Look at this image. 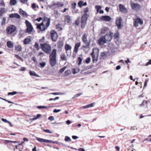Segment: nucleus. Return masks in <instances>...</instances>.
I'll list each match as a JSON object with an SVG mask.
<instances>
[{"label": "nucleus", "mask_w": 151, "mask_h": 151, "mask_svg": "<svg viewBox=\"0 0 151 151\" xmlns=\"http://www.w3.org/2000/svg\"><path fill=\"white\" fill-rule=\"evenodd\" d=\"M50 94H52L54 95H63L64 94L63 93H61L60 92H55V93H50Z\"/></svg>", "instance_id": "41"}, {"label": "nucleus", "mask_w": 151, "mask_h": 151, "mask_svg": "<svg viewBox=\"0 0 151 151\" xmlns=\"http://www.w3.org/2000/svg\"><path fill=\"white\" fill-rule=\"evenodd\" d=\"M5 142H6L7 143H16L19 142L16 141H12L8 140H5Z\"/></svg>", "instance_id": "46"}, {"label": "nucleus", "mask_w": 151, "mask_h": 151, "mask_svg": "<svg viewBox=\"0 0 151 151\" xmlns=\"http://www.w3.org/2000/svg\"><path fill=\"white\" fill-rule=\"evenodd\" d=\"M81 43L79 42L76 44L74 50V52L77 53L78 51L79 47L80 46Z\"/></svg>", "instance_id": "20"}, {"label": "nucleus", "mask_w": 151, "mask_h": 151, "mask_svg": "<svg viewBox=\"0 0 151 151\" xmlns=\"http://www.w3.org/2000/svg\"><path fill=\"white\" fill-rule=\"evenodd\" d=\"M9 17L10 18H16L17 19H20L21 17L17 13H14L10 14L9 15Z\"/></svg>", "instance_id": "19"}, {"label": "nucleus", "mask_w": 151, "mask_h": 151, "mask_svg": "<svg viewBox=\"0 0 151 151\" xmlns=\"http://www.w3.org/2000/svg\"><path fill=\"white\" fill-rule=\"evenodd\" d=\"M50 23V19L47 17H45L42 23L37 25V27L41 31H44L49 26Z\"/></svg>", "instance_id": "1"}, {"label": "nucleus", "mask_w": 151, "mask_h": 151, "mask_svg": "<svg viewBox=\"0 0 151 151\" xmlns=\"http://www.w3.org/2000/svg\"><path fill=\"white\" fill-rule=\"evenodd\" d=\"M91 55L92 57L93 61L94 62H96L98 60L99 55L98 49L96 48H93Z\"/></svg>", "instance_id": "5"}, {"label": "nucleus", "mask_w": 151, "mask_h": 151, "mask_svg": "<svg viewBox=\"0 0 151 151\" xmlns=\"http://www.w3.org/2000/svg\"><path fill=\"white\" fill-rule=\"evenodd\" d=\"M51 36L53 41L55 42L57 40L58 37V35L55 31L53 30L51 31Z\"/></svg>", "instance_id": "11"}, {"label": "nucleus", "mask_w": 151, "mask_h": 151, "mask_svg": "<svg viewBox=\"0 0 151 151\" xmlns=\"http://www.w3.org/2000/svg\"><path fill=\"white\" fill-rule=\"evenodd\" d=\"M40 46L42 50L47 54H49L51 51L52 47L48 44H41L40 45Z\"/></svg>", "instance_id": "3"}, {"label": "nucleus", "mask_w": 151, "mask_h": 151, "mask_svg": "<svg viewBox=\"0 0 151 151\" xmlns=\"http://www.w3.org/2000/svg\"><path fill=\"white\" fill-rule=\"evenodd\" d=\"M82 60V58L81 57H79L78 58L77 62L78 63V65H80L81 64Z\"/></svg>", "instance_id": "37"}, {"label": "nucleus", "mask_w": 151, "mask_h": 151, "mask_svg": "<svg viewBox=\"0 0 151 151\" xmlns=\"http://www.w3.org/2000/svg\"><path fill=\"white\" fill-rule=\"evenodd\" d=\"M119 10L122 12L124 13H127V9L125 7L122 5V4H120L119 5Z\"/></svg>", "instance_id": "18"}, {"label": "nucleus", "mask_w": 151, "mask_h": 151, "mask_svg": "<svg viewBox=\"0 0 151 151\" xmlns=\"http://www.w3.org/2000/svg\"><path fill=\"white\" fill-rule=\"evenodd\" d=\"M78 10H75L73 9V14H76L78 12Z\"/></svg>", "instance_id": "63"}, {"label": "nucleus", "mask_w": 151, "mask_h": 151, "mask_svg": "<svg viewBox=\"0 0 151 151\" xmlns=\"http://www.w3.org/2000/svg\"><path fill=\"white\" fill-rule=\"evenodd\" d=\"M7 45L9 48H12L13 47V44L11 41H8L7 42Z\"/></svg>", "instance_id": "27"}, {"label": "nucleus", "mask_w": 151, "mask_h": 151, "mask_svg": "<svg viewBox=\"0 0 151 151\" xmlns=\"http://www.w3.org/2000/svg\"><path fill=\"white\" fill-rule=\"evenodd\" d=\"M17 3L16 0H10V4L11 5H14L17 4Z\"/></svg>", "instance_id": "32"}, {"label": "nucleus", "mask_w": 151, "mask_h": 151, "mask_svg": "<svg viewBox=\"0 0 151 151\" xmlns=\"http://www.w3.org/2000/svg\"><path fill=\"white\" fill-rule=\"evenodd\" d=\"M90 61L91 58H90L89 57L86 59L85 62L86 63L88 64L90 62Z\"/></svg>", "instance_id": "48"}, {"label": "nucleus", "mask_w": 151, "mask_h": 151, "mask_svg": "<svg viewBox=\"0 0 151 151\" xmlns=\"http://www.w3.org/2000/svg\"><path fill=\"white\" fill-rule=\"evenodd\" d=\"M150 65H151V60H150L149 61L146 63V66H147Z\"/></svg>", "instance_id": "60"}, {"label": "nucleus", "mask_w": 151, "mask_h": 151, "mask_svg": "<svg viewBox=\"0 0 151 151\" xmlns=\"http://www.w3.org/2000/svg\"><path fill=\"white\" fill-rule=\"evenodd\" d=\"M143 24L142 20L140 18H137L134 22V25L136 27L138 26L139 25H142Z\"/></svg>", "instance_id": "13"}, {"label": "nucleus", "mask_w": 151, "mask_h": 151, "mask_svg": "<svg viewBox=\"0 0 151 151\" xmlns=\"http://www.w3.org/2000/svg\"><path fill=\"white\" fill-rule=\"evenodd\" d=\"M31 41V39L29 37H27L24 39V45L29 44Z\"/></svg>", "instance_id": "22"}, {"label": "nucleus", "mask_w": 151, "mask_h": 151, "mask_svg": "<svg viewBox=\"0 0 151 151\" xmlns=\"http://www.w3.org/2000/svg\"><path fill=\"white\" fill-rule=\"evenodd\" d=\"M80 71V70L78 68L72 69V72L73 74H75L78 73Z\"/></svg>", "instance_id": "26"}, {"label": "nucleus", "mask_w": 151, "mask_h": 151, "mask_svg": "<svg viewBox=\"0 0 151 151\" xmlns=\"http://www.w3.org/2000/svg\"><path fill=\"white\" fill-rule=\"evenodd\" d=\"M48 119L50 120V121H53L54 120V118L53 116H50L48 117Z\"/></svg>", "instance_id": "61"}, {"label": "nucleus", "mask_w": 151, "mask_h": 151, "mask_svg": "<svg viewBox=\"0 0 151 151\" xmlns=\"http://www.w3.org/2000/svg\"><path fill=\"white\" fill-rule=\"evenodd\" d=\"M131 5L132 8L137 11L139 10L140 9V6L138 4L132 3Z\"/></svg>", "instance_id": "15"}, {"label": "nucleus", "mask_w": 151, "mask_h": 151, "mask_svg": "<svg viewBox=\"0 0 151 151\" xmlns=\"http://www.w3.org/2000/svg\"><path fill=\"white\" fill-rule=\"evenodd\" d=\"M28 0H20V2L23 4L27 2Z\"/></svg>", "instance_id": "57"}, {"label": "nucleus", "mask_w": 151, "mask_h": 151, "mask_svg": "<svg viewBox=\"0 0 151 151\" xmlns=\"http://www.w3.org/2000/svg\"><path fill=\"white\" fill-rule=\"evenodd\" d=\"M37 108L39 109H42L43 108H44V109H47V107L46 106H37Z\"/></svg>", "instance_id": "49"}, {"label": "nucleus", "mask_w": 151, "mask_h": 151, "mask_svg": "<svg viewBox=\"0 0 151 151\" xmlns=\"http://www.w3.org/2000/svg\"><path fill=\"white\" fill-rule=\"evenodd\" d=\"M87 35L86 34H84L82 36V39L83 43L85 45L83 46V47L85 48H87L89 46L90 42L87 40Z\"/></svg>", "instance_id": "6"}, {"label": "nucleus", "mask_w": 151, "mask_h": 151, "mask_svg": "<svg viewBox=\"0 0 151 151\" xmlns=\"http://www.w3.org/2000/svg\"><path fill=\"white\" fill-rule=\"evenodd\" d=\"M61 59L63 60H66V57L64 55H62L61 56Z\"/></svg>", "instance_id": "53"}, {"label": "nucleus", "mask_w": 151, "mask_h": 151, "mask_svg": "<svg viewBox=\"0 0 151 151\" xmlns=\"http://www.w3.org/2000/svg\"><path fill=\"white\" fill-rule=\"evenodd\" d=\"M76 4L75 3H74L72 4V8L73 9H75L76 8Z\"/></svg>", "instance_id": "55"}, {"label": "nucleus", "mask_w": 151, "mask_h": 151, "mask_svg": "<svg viewBox=\"0 0 151 151\" xmlns=\"http://www.w3.org/2000/svg\"><path fill=\"white\" fill-rule=\"evenodd\" d=\"M56 52L57 50L53 49L50 54V63L52 66H54L56 63Z\"/></svg>", "instance_id": "2"}, {"label": "nucleus", "mask_w": 151, "mask_h": 151, "mask_svg": "<svg viewBox=\"0 0 151 151\" xmlns=\"http://www.w3.org/2000/svg\"><path fill=\"white\" fill-rule=\"evenodd\" d=\"M25 23L27 27L26 32L29 33H31L33 29L32 24L27 20L25 21Z\"/></svg>", "instance_id": "9"}, {"label": "nucleus", "mask_w": 151, "mask_h": 151, "mask_svg": "<svg viewBox=\"0 0 151 151\" xmlns=\"http://www.w3.org/2000/svg\"><path fill=\"white\" fill-rule=\"evenodd\" d=\"M66 68H67L66 66H64L62 68H61L60 70H59V73H62L65 71V70L66 69Z\"/></svg>", "instance_id": "36"}, {"label": "nucleus", "mask_w": 151, "mask_h": 151, "mask_svg": "<svg viewBox=\"0 0 151 151\" xmlns=\"http://www.w3.org/2000/svg\"><path fill=\"white\" fill-rule=\"evenodd\" d=\"M131 129L132 130H134L135 129H137V128L135 126H132L131 127Z\"/></svg>", "instance_id": "62"}, {"label": "nucleus", "mask_w": 151, "mask_h": 151, "mask_svg": "<svg viewBox=\"0 0 151 151\" xmlns=\"http://www.w3.org/2000/svg\"><path fill=\"white\" fill-rule=\"evenodd\" d=\"M89 9L88 8H86L84 10V14H86L87 15H88L87 14V13L88 12Z\"/></svg>", "instance_id": "42"}, {"label": "nucleus", "mask_w": 151, "mask_h": 151, "mask_svg": "<svg viewBox=\"0 0 151 151\" xmlns=\"http://www.w3.org/2000/svg\"><path fill=\"white\" fill-rule=\"evenodd\" d=\"M32 60L35 63H37L36 59L35 57H34L32 58Z\"/></svg>", "instance_id": "64"}, {"label": "nucleus", "mask_w": 151, "mask_h": 151, "mask_svg": "<svg viewBox=\"0 0 151 151\" xmlns=\"http://www.w3.org/2000/svg\"><path fill=\"white\" fill-rule=\"evenodd\" d=\"M106 42L104 36H101L98 40V44L100 45H103L105 43H106Z\"/></svg>", "instance_id": "16"}, {"label": "nucleus", "mask_w": 151, "mask_h": 151, "mask_svg": "<svg viewBox=\"0 0 151 151\" xmlns=\"http://www.w3.org/2000/svg\"><path fill=\"white\" fill-rule=\"evenodd\" d=\"M119 36V33L118 31H117L115 33L114 35V37L115 38H117Z\"/></svg>", "instance_id": "38"}, {"label": "nucleus", "mask_w": 151, "mask_h": 151, "mask_svg": "<svg viewBox=\"0 0 151 151\" xmlns=\"http://www.w3.org/2000/svg\"><path fill=\"white\" fill-rule=\"evenodd\" d=\"M6 18L5 17H4L2 19V21L1 22V25H4L6 22Z\"/></svg>", "instance_id": "34"}, {"label": "nucleus", "mask_w": 151, "mask_h": 151, "mask_svg": "<svg viewBox=\"0 0 151 151\" xmlns=\"http://www.w3.org/2000/svg\"><path fill=\"white\" fill-rule=\"evenodd\" d=\"M93 103H91L88 105L84 106L82 107L83 109L88 108L93 106Z\"/></svg>", "instance_id": "30"}, {"label": "nucleus", "mask_w": 151, "mask_h": 151, "mask_svg": "<svg viewBox=\"0 0 151 151\" xmlns=\"http://www.w3.org/2000/svg\"><path fill=\"white\" fill-rule=\"evenodd\" d=\"M89 15H87L86 14H83L81 17V28L83 29L86 26V21Z\"/></svg>", "instance_id": "7"}, {"label": "nucleus", "mask_w": 151, "mask_h": 151, "mask_svg": "<svg viewBox=\"0 0 151 151\" xmlns=\"http://www.w3.org/2000/svg\"><path fill=\"white\" fill-rule=\"evenodd\" d=\"M40 65L42 67H43L45 66L46 65V63L45 62H42L40 63Z\"/></svg>", "instance_id": "54"}, {"label": "nucleus", "mask_w": 151, "mask_h": 151, "mask_svg": "<svg viewBox=\"0 0 151 151\" xmlns=\"http://www.w3.org/2000/svg\"><path fill=\"white\" fill-rule=\"evenodd\" d=\"M41 115L40 114H38L37 115L36 117H35L32 118L30 119L29 120H27L26 121L27 122H32L33 121H35V120H36L37 119L39 118L40 116Z\"/></svg>", "instance_id": "21"}, {"label": "nucleus", "mask_w": 151, "mask_h": 151, "mask_svg": "<svg viewBox=\"0 0 151 151\" xmlns=\"http://www.w3.org/2000/svg\"><path fill=\"white\" fill-rule=\"evenodd\" d=\"M79 22H80V17H78V18L77 20H76L75 22V24L77 25H78L79 23Z\"/></svg>", "instance_id": "44"}, {"label": "nucleus", "mask_w": 151, "mask_h": 151, "mask_svg": "<svg viewBox=\"0 0 151 151\" xmlns=\"http://www.w3.org/2000/svg\"><path fill=\"white\" fill-rule=\"evenodd\" d=\"M107 49L108 52L109 54H111L116 52L117 48L114 44L110 43L108 45Z\"/></svg>", "instance_id": "8"}, {"label": "nucleus", "mask_w": 151, "mask_h": 151, "mask_svg": "<svg viewBox=\"0 0 151 151\" xmlns=\"http://www.w3.org/2000/svg\"><path fill=\"white\" fill-rule=\"evenodd\" d=\"M15 57L20 60H22V58L18 55H15Z\"/></svg>", "instance_id": "51"}, {"label": "nucleus", "mask_w": 151, "mask_h": 151, "mask_svg": "<svg viewBox=\"0 0 151 151\" xmlns=\"http://www.w3.org/2000/svg\"><path fill=\"white\" fill-rule=\"evenodd\" d=\"M16 30V27L13 25H11L8 26L6 29L7 33L13 36L16 34V33H14Z\"/></svg>", "instance_id": "4"}, {"label": "nucleus", "mask_w": 151, "mask_h": 151, "mask_svg": "<svg viewBox=\"0 0 151 151\" xmlns=\"http://www.w3.org/2000/svg\"><path fill=\"white\" fill-rule=\"evenodd\" d=\"M65 141L67 142H70L71 139L70 137L68 136H66L65 137Z\"/></svg>", "instance_id": "35"}, {"label": "nucleus", "mask_w": 151, "mask_h": 151, "mask_svg": "<svg viewBox=\"0 0 151 151\" xmlns=\"http://www.w3.org/2000/svg\"><path fill=\"white\" fill-rule=\"evenodd\" d=\"M122 19L121 17H117L116 21V24L117 26L119 29H120L121 25Z\"/></svg>", "instance_id": "17"}, {"label": "nucleus", "mask_w": 151, "mask_h": 151, "mask_svg": "<svg viewBox=\"0 0 151 151\" xmlns=\"http://www.w3.org/2000/svg\"><path fill=\"white\" fill-rule=\"evenodd\" d=\"M70 70H67L65 71V73L66 75H68L70 74Z\"/></svg>", "instance_id": "50"}, {"label": "nucleus", "mask_w": 151, "mask_h": 151, "mask_svg": "<svg viewBox=\"0 0 151 151\" xmlns=\"http://www.w3.org/2000/svg\"><path fill=\"white\" fill-rule=\"evenodd\" d=\"M17 93V92L16 91H14L12 92H9L8 93V94L9 95H14Z\"/></svg>", "instance_id": "47"}, {"label": "nucleus", "mask_w": 151, "mask_h": 151, "mask_svg": "<svg viewBox=\"0 0 151 151\" xmlns=\"http://www.w3.org/2000/svg\"><path fill=\"white\" fill-rule=\"evenodd\" d=\"M96 8V9L97 12H99V11L101 9V6H95Z\"/></svg>", "instance_id": "45"}, {"label": "nucleus", "mask_w": 151, "mask_h": 151, "mask_svg": "<svg viewBox=\"0 0 151 151\" xmlns=\"http://www.w3.org/2000/svg\"><path fill=\"white\" fill-rule=\"evenodd\" d=\"M26 68H25L22 67L19 70L21 71H24L26 70Z\"/></svg>", "instance_id": "59"}, {"label": "nucleus", "mask_w": 151, "mask_h": 151, "mask_svg": "<svg viewBox=\"0 0 151 151\" xmlns=\"http://www.w3.org/2000/svg\"><path fill=\"white\" fill-rule=\"evenodd\" d=\"M113 33L109 32V34H106L105 36H104L106 41H110L111 40L113 36Z\"/></svg>", "instance_id": "12"}, {"label": "nucleus", "mask_w": 151, "mask_h": 151, "mask_svg": "<svg viewBox=\"0 0 151 151\" xmlns=\"http://www.w3.org/2000/svg\"><path fill=\"white\" fill-rule=\"evenodd\" d=\"M15 48L16 50L17 51L21 52L22 50V47L20 45H16Z\"/></svg>", "instance_id": "28"}, {"label": "nucleus", "mask_w": 151, "mask_h": 151, "mask_svg": "<svg viewBox=\"0 0 151 151\" xmlns=\"http://www.w3.org/2000/svg\"><path fill=\"white\" fill-rule=\"evenodd\" d=\"M34 47L37 50H38L40 49L39 44L37 42H35L34 45Z\"/></svg>", "instance_id": "43"}, {"label": "nucleus", "mask_w": 151, "mask_h": 151, "mask_svg": "<svg viewBox=\"0 0 151 151\" xmlns=\"http://www.w3.org/2000/svg\"><path fill=\"white\" fill-rule=\"evenodd\" d=\"M83 1H81L78 2V4L79 7H81L83 6Z\"/></svg>", "instance_id": "39"}, {"label": "nucleus", "mask_w": 151, "mask_h": 151, "mask_svg": "<svg viewBox=\"0 0 151 151\" xmlns=\"http://www.w3.org/2000/svg\"><path fill=\"white\" fill-rule=\"evenodd\" d=\"M45 132L47 133H52V132H51L49 129H44L43 130Z\"/></svg>", "instance_id": "52"}, {"label": "nucleus", "mask_w": 151, "mask_h": 151, "mask_svg": "<svg viewBox=\"0 0 151 151\" xmlns=\"http://www.w3.org/2000/svg\"><path fill=\"white\" fill-rule=\"evenodd\" d=\"M82 93H77L73 97V98H75L77 97H78V96H80L81 95H82Z\"/></svg>", "instance_id": "56"}, {"label": "nucleus", "mask_w": 151, "mask_h": 151, "mask_svg": "<svg viewBox=\"0 0 151 151\" xmlns=\"http://www.w3.org/2000/svg\"><path fill=\"white\" fill-rule=\"evenodd\" d=\"M36 139L38 141L41 142H46V139L38 137H37Z\"/></svg>", "instance_id": "31"}, {"label": "nucleus", "mask_w": 151, "mask_h": 151, "mask_svg": "<svg viewBox=\"0 0 151 151\" xmlns=\"http://www.w3.org/2000/svg\"><path fill=\"white\" fill-rule=\"evenodd\" d=\"M70 21V16L68 15H65V17L64 21L65 22L69 23Z\"/></svg>", "instance_id": "23"}, {"label": "nucleus", "mask_w": 151, "mask_h": 151, "mask_svg": "<svg viewBox=\"0 0 151 151\" xmlns=\"http://www.w3.org/2000/svg\"><path fill=\"white\" fill-rule=\"evenodd\" d=\"M147 103V102L145 100H143L142 101V103L140 104L141 106L143 107L144 106V105H146Z\"/></svg>", "instance_id": "40"}, {"label": "nucleus", "mask_w": 151, "mask_h": 151, "mask_svg": "<svg viewBox=\"0 0 151 151\" xmlns=\"http://www.w3.org/2000/svg\"><path fill=\"white\" fill-rule=\"evenodd\" d=\"M5 12V8H0V16L1 17L2 16V14Z\"/></svg>", "instance_id": "33"}, {"label": "nucleus", "mask_w": 151, "mask_h": 151, "mask_svg": "<svg viewBox=\"0 0 151 151\" xmlns=\"http://www.w3.org/2000/svg\"><path fill=\"white\" fill-rule=\"evenodd\" d=\"M29 74L31 76H33L37 77H39V76L34 71H29Z\"/></svg>", "instance_id": "29"}, {"label": "nucleus", "mask_w": 151, "mask_h": 151, "mask_svg": "<svg viewBox=\"0 0 151 151\" xmlns=\"http://www.w3.org/2000/svg\"><path fill=\"white\" fill-rule=\"evenodd\" d=\"M19 13L22 16L25 17L28 16L27 14L24 11L20 9H19Z\"/></svg>", "instance_id": "24"}, {"label": "nucleus", "mask_w": 151, "mask_h": 151, "mask_svg": "<svg viewBox=\"0 0 151 151\" xmlns=\"http://www.w3.org/2000/svg\"><path fill=\"white\" fill-rule=\"evenodd\" d=\"M109 30V28L107 27H103L101 29V33L102 34L106 33Z\"/></svg>", "instance_id": "25"}, {"label": "nucleus", "mask_w": 151, "mask_h": 151, "mask_svg": "<svg viewBox=\"0 0 151 151\" xmlns=\"http://www.w3.org/2000/svg\"><path fill=\"white\" fill-rule=\"evenodd\" d=\"M60 109H54L53 110V111L54 113H58L60 111Z\"/></svg>", "instance_id": "58"}, {"label": "nucleus", "mask_w": 151, "mask_h": 151, "mask_svg": "<svg viewBox=\"0 0 151 151\" xmlns=\"http://www.w3.org/2000/svg\"><path fill=\"white\" fill-rule=\"evenodd\" d=\"M100 19L101 21L109 22L111 20V18L109 16H104L100 18Z\"/></svg>", "instance_id": "14"}, {"label": "nucleus", "mask_w": 151, "mask_h": 151, "mask_svg": "<svg viewBox=\"0 0 151 151\" xmlns=\"http://www.w3.org/2000/svg\"><path fill=\"white\" fill-rule=\"evenodd\" d=\"M64 47L67 55H70L71 53V46L70 45L66 44L65 45Z\"/></svg>", "instance_id": "10"}]
</instances>
